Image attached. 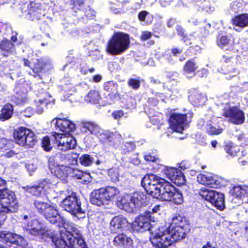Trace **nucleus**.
I'll list each match as a JSON object with an SVG mask.
<instances>
[{"mask_svg":"<svg viewBox=\"0 0 248 248\" xmlns=\"http://www.w3.org/2000/svg\"><path fill=\"white\" fill-rule=\"evenodd\" d=\"M113 244L115 246L130 248L133 244V241L130 237L121 233L114 237Z\"/></svg>","mask_w":248,"mask_h":248,"instance_id":"24","label":"nucleus"},{"mask_svg":"<svg viewBox=\"0 0 248 248\" xmlns=\"http://www.w3.org/2000/svg\"><path fill=\"white\" fill-rule=\"evenodd\" d=\"M26 168L28 171L30 173H32L34 172V171L36 169V167L35 165L32 164H26Z\"/></svg>","mask_w":248,"mask_h":248,"instance_id":"55","label":"nucleus"},{"mask_svg":"<svg viewBox=\"0 0 248 248\" xmlns=\"http://www.w3.org/2000/svg\"><path fill=\"white\" fill-rule=\"evenodd\" d=\"M164 179L150 174L145 175L141 181V185L146 190L148 194L153 197L155 195H158L157 192L159 188L161 187Z\"/></svg>","mask_w":248,"mask_h":248,"instance_id":"8","label":"nucleus"},{"mask_svg":"<svg viewBox=\"0 0 248 248\" xmlns=\"http://www.w3.org/2000/svg\"><path fill=\"white\" fill-rule=\"evenodd\" d=\"M25 189L29 193L34 196H38L41 192V186H26Z\"/></svg>","mask_w":248,"mask_h":248,"instance_id":"45","label":"nucleus"},{"mask_svg":"<svg viewBox=\"0 0 248 248\" xmlns=\"http://www.w3.org/2000/svg\"><path fill=\"white\" fill-rule=\"evenodd\" d=\"M26 229L31 234L41 235L42 238H50L53 242L54 231L46 230L44 225L36 219L31 220L27 224Z\"/></svg>","mask_w":248,"mask_h":248,"instance_id":"9","label":"nucleus"},{"mask_svg":"<svg viewBox=\"0 0 248 248\" xmlns=\"http://www.w3.org/2000/svg\"><path fill=\"white\" fill-rule=\"evenodd\" d=\"M196 63L193 60L187 61L184 66V71L186 74L192 73L197 69Z\"/></svg>","mask_w":248,"mask_h":248,"instance_id":"39","label":"nucleus"},{"mask_svg":"<svg viewBox=\"0 0 248 248\" xmlns=\"http://www.w3.org/2000/svg\"><path fill=\"white\" fill-rule=\"evenodd\" d=\"M112 115L115 119H119L124 115V112L122 110H117L113 112Z\"/></svg>","mask_w":248,"mask_h":248,"instance_id":"54","label":"nucleus"},{"mask_svg":"<svg viewBox=\"0 0 248 248\" xmlns=\"http://www.w3.org/2000/svg\"><path fill=\"white\" fill-rule=\"evenodd\" d=\"M71 174H72L73 176L75 177L78 179L82 178L84 175L83 172L78 169H74L73 168Z\"/></svg>","mask_w":248,"mask_h":248,"instance_id":"50","label":"nucleus"},{"mask_svg":"<svg viewBox=\"0 0 248 248\" xmlns=\"http://www.w3.org/2000/svg\"><path fill=\"white\" fill-rule=\"evenodd\" d=\"M44 63L42 61L38 60L34 66L32 68L33 72L38 73L41 72L44 69Z\"/></svg>","mask_w":248,"mask_h":248,"instance_id":"47","label":"nucleus"},{"mask_svg":"<svg viewBox=\"0 0 248 248\" xmlns=\"http://www.w3.org/2000/svg\"><path fill=\"white\" fill-rule=\"evenodd\" d=\"M0 48L3 51V55L7 56L8 53H11L14 48L13 44L8 40H4L0 44Z\"/></svg>","mask_w":248,"mask_h":248,"instance_id":"34","label":"nucleus"},{"mask_svg":"<svg viewBox=\"0 0 248 248\" xmlns=\"http://www.w3.org/2000/svg\"><path fill=\"white\" fill-rule=\"evenodd\" d=\"M13 114V106L10 104L4 106L1 110L0 114V120L4 121L9 120L11 118Z\"/></svg>","mask_w":248,"mask_h":248,"instance_id":"29","label":"nucleus"},{"mask_svg":"<svg viewBox=\"0 0 248 248\" xmlns=\"http://www.w3.org/2000/svg\"><path fill=\"white\" fill-rule=\"evenodd\" d=\"M99 98V93L95 91H91L86 96L85 100L88 102L95 103Z\"/></svg>","mask_w":248,"mask_h":248,"instance_id":"42","label":"nucleus"},{"mask_svg":"<svg viewBox=\"0 0 248 248\" xmlns=\"http://www.w3.org/2000/svg\"><path fill=\"white\" fill-rule=\"evenodd\" d=\"M114 136V133L103 129H100L99 133L97 134L96 137L104 143H107L111 142Z\"/></svg>","mask_w":248,"mask_h":248,"instance_id":"30","label":"nucleus"},{"mask_svg":"<svg viewBox=\"0 0 248 248\" xmlns=\"http://www.w3.org/2000/svg\"><path fill=\"white\" fill-rule=\"evenodd\" d=\"M79 240H84L80 231L77 226H72L71 231L62 232L60 236L54 231L53 243L56 248H69L73 244L79 243Z\"/></svg>","mask_w":248,"mask_h":248,"instance_id":"2","label":"nucleus"},{"mask_svg":"<svg viewBox=\"0 0 248 248\" xmlns=\"http://www.w3.org/2000/svg\"><path fill=\"white\" fill-rule=\"evenodd\" d=\"M151 221H155L154 217L152 216V213L150 211H146L136 218L133 224L134 229L140 232L148 230L152 234L154 228L151 226Z\"/></svg>","mask_w":248,"mask_h":248,"instance_id":"12","label":"nucleus"},{"mask_svg":"<svg viewBox=\"0 0 248 248\" xmlns=\"http://www.w3.org/2000/svg\"><path fill=\"white\" fill-rule=\"evenodd\" d=\"M145 196L141 193L135 192L126 194L118 202V206L127 212H132L136 209L144 205Z\"/></svg>","mask_w":248,"mask_h":248,"instance_id":"4","label":"nucleus"},{"mask_svg":"<svg viewBox=\"0 0 248 248\" xmlns=\"http://www.w3.org/2000/svg\"><path fill=\"white\" fill-rule=\"evenodd\" d=\"M90 201L92 204L97 206L108 204V202L105 195L104 188L93 190L91 194Z\"/></svg>","mask_w":248,"mask_h":248,"instance_id":"19","label":"nucleus"},{"mask_svg":"<svg viewBox=\"0 0 248 248\" xmlns=\"http://www.w3.org/2000/svg\"><path fill=\"white\" fill-rule=\"evenodd\" d=\"M225 150L226 153L232 156L237 155L238 153L239 152L238 147L234 146L232 143L227 144L225 146Z\"/></svg>","mask_w":248,"mask_h":248,"instance_id":"41","label":"nucleus"},{"mask_svg":"<svg viewBox=\"0 0 248 248\" xmlns=\"http://www.w3.org/2000/svg\"><path fill=\"white\" fill-rule=\"evenodd\" d=\"M18 205L15 194L12 191L1 188L0 189V212L15 213L18 210ZM6 216H0V227L3 224Z\"/></svg>","mask_w":248,"mask_h":248,"instance_id":"1","label":"nucleus"},{"mask_svg":"<svg viewBox=\"0 0 248 248\" xmlns=\"http://www.w3.org/2000/svg\"><path fill=\"white\" fill-rule=\"evenodd\" d=\"M23 113V115L25 116L29 117L32 114V109L31 108H28L24 111Z\"/></svg>","mask_w":248,"mask_h":248,"instance_id":"58","label":"nucleus"},{"mask_svg":"<svg viewBox=\"0 0 248 248\" xmlns=\"http://www.w3.org/2000/svg\"><path fill=\"white\" fill-rule=\"evenodd\" d=\"M52 173L57 178L66 182L69 174H71L72 168L63 165H56L50 168Z\"/></svg>","mask_w":248,"mask_h":248,"instance_id":"20","label":"nucleus"},{"mask_svg":"<svg viewBox=\"0 0 248 248\" xmlns=\"http://www.w3.org/2000/svg\"><path fill=\"white\" fill-rule=\"evenodd\" d=\"M105 193L108 202L112 201L119 193L118 189L113 186H109L107 188H104Z\"/></svg>","mask_w":248,"mask_h":248,"instance_id":"35","label":"nucleus"},{"mask_svg":"<svg viewBox=\"0 0 248 248\" xmlns=\"http://www.w3.org/2000/svg\"><path fill=\"white\" fill-rule=\"evenodd\" d=\"M45 105L44 102L40 99L39 100L38 102H36L37 108L36 109V112L39 114H41L43 111V106Z\"/></svg>","mask_w":248,"mask_h":248,"instance_id":"51","label":"nucleus"},{"mask_svg":"<svg viewBox=\"0 0 248 248\" xmlns=\"http://www.w3.org/2000/svg\"><path fill=\"white\" fill-rule=\"evenodd\" d=\"M130 44L128 35L121 32L114 34L108 41L107 51L112 55L121 54L127 49Z\"/></svg>","mask_w":248,"mask_h":248,"instance_id":"3","label":"nucleus"},{"mask_svg":"<svg viewBox=\"0 0 248 248\" xmlns=\"http://www.w3.org/2000/svg\"><path fill=\"white\" fill-rule=\"evenodd\" d=\"M0 241L4 243H10L18 246L17 248L27 246L28 244L23 237L8 231L0 232Z\"/></svg>","mask_w":248,"mask_h":248,"instance_id":"13","label":"nucleus"},{"mask_svg":"<svg viewBox=\"0 0 248 248\" xmlns=\"http://www.w3.org/2000/svg\"><path fill=\"white\" fill-rule=\"evenodd\" d=\"M80 163L84 166H89L91 165L93 161V158L89 155L83 154L79 158Z\"/></svg>","mask_w":248,"mask_h":248,"instance_id":"40","label":"nucleus"},{"mask_svg":"<svg viewBox=\"0 0 248 248\" xmlns=\"http://www.w3.org/2000/svg\"><path fill=\"white\" fill-rule=\"evenodd\" d=\"M144 158L146 160L150 161H154L155 160V157L150 155H144Z\"/></svg>","mask_w":248,"mask_h":248,"instance_id":"59","label":"nucleus"},{"mask_svg":"<svg viewBox=\"0 0 248 248\" xmlns=\"http://www.w3.org/2000/svg\"><path fill=\"white\" fill-rule=\"evenodd\" d=\"M169 201H171L176 204H180L183 202L182 194L174 189V192L172 193V198Z\"/></svg>","mask_w":248,"mask_h":248,"instance_id":"43","label":"nucleus"},{"mask_svg":"<svg viewBox=\"0 0 248 248\" xmlns=\"http://www.w3.org/2000/svg\"><path fill=\"white\" fill-rule=\"evenodd\" d=\"M197 178L199 183L204 185L209 186L212 187H217L219 184V182L209 174H199L198 175Z\"/></svg>","mask_w":248,"mask_h":248,"instance_id":"25","label":"nucleus"},{"mask_svg":"<svg viewBox=\"0 0 248 248\" xmlns=\"http://www.w3.org/2000/svg\"><path fill=\"white\" fill-rule=\"evenodd\" d=\"M152 34L150 32L144 31L143 32L141 35V39L143 40H146L151 37Z\"/></svg>","mask_w":248,"mask_h":248,"instance_id":"57","label":"nucleus"},{"mask_svg":"<svg viewBox=\"0 0 248 248\" xmlns=\"http://www.w3.org/2000/svg\"><path fill=\"white\" fill-rule=\"evenodd\" d=\"M165 174L172 182L177 186L183 185L185 183L186 180L181 170L174 168L168 169Z\"/></svg>","mask_w":248,"mask_h":248,"instance_id":"18","label":"nucleus"},{"mask_svg":"<svg viewBox=\"0 0 248 248\" xmlns=\"http://www.w3.org/2000/svg\"><path fill=\"white\" fill-rule=\"evenodd\" d=\"M129 224L125 217L121 216H116L110 222V230L113 233L119 232L123 228L127 227Z\"/></svg>","mask_w":248,"mask_h":248,"instance_id":"21","label":"nucleus"},{"mask_svg":"<svg viewBox=\"0 0 248 248\" xmlns=\"http://www.w3.org/2000/svg\"><path fill=\"white\" fill-rule=\"evenodd\" d=\"M62 206L65 211L78 219L85 217V210L81 207V202L75 193L62 200Z\"/></svg>","mask_w":248,"mask_h":248,"instance_id":"5","label":"nucleus"},{"mask_svg":"<svg viewBox=\"0 0 248 248\" xmlns=\"http://www.w3.org/2000/svg\"><path fill=\"white\" fill-rule=\"evenodd\" d=\"M43 215L52 224H55L59 227L64 224L63 218L59 215L58 211L53 205L48 204Z\"/></svg>","mask_w":248,"mask_h":248,"instance_id":"15","label":"nucleus"},{"mask_svg":"<svg viewBox=\"0 0 248 248\" xmlns=\"http://www.w3.org/2000/svg\"><path fill=\"white\" fill-rule=\"evenodd\" d=\"M56 184V178L54 176L43 179L40 184V186L44 189L51 188L54 187Z\"/></svg>","mask_w":248,"mask_h":248,"instance_id":"36","label":"nucleus"},{"mask_svg":"<svg viewBox=\"0 0 248 248\" xmlns=\"http://www.w3.org/2000/svg\"><path fill=\"white\" fill-rule=\"evenodd\" d=\"M150 239L152 244L158 248H167L173 243L168 229L163 227L155 229L152 232Z\"/></svg>","mask_w":248,"mask_h":248,"instance_id":"7","label":"nucleus"},{"mask_svg":"<svg viewBox=\"0 0 248 248\" xmlns=\"http://www.w3.org/2000/svg\"><path fill=\"white\" fill-rule=\"evenodd\" d=\"M161 186L157 192L158 195H155L154 198L162 201L171 200L172 193L174 192V187L165 180L163 181Z\"/></svg>","mask_w":248,"mask_h":248,"instance_id":"17","label":"nucleus"},{"mask_svg":"<svg viewBox=\"0 0 248 248\" xmlns=\"http://www.w3.org/2000/svg\"><path fill=\"white\" fill-rule=\"evenodd\" d=\"M168 230L171 236L172 240L173 242L185 238L186 235L187 228L170 226L168 228Z\"/></svg>","mask_w":248,"mask_h":248,"instance_id":"23","label":"nucleus"},{"mask_svg":"<svg viewBox=\"0 0 248 248\" xmlns=\"http://www.w3.org/2000/svg\"><path fill=\"white\" fill-rule=\"evenodd\" d=\"M160 208V206L158 205H155L153 209H152V212L150 211L152 213V216H153V214L154 213H157L159 210Z\"/></svg>","mask_w":248,"mask_h":248,"instance_id":"62","label":"nucleus"},{"mask_svg":"<svg viewBox=\"0 0 248 248\" xmlns=\"http://www.w3.org/2000/svg\"><path fill=\"white\" fill-rule=\"evenodd\" d=\"M170 123L172 130L182 133L187 124L186 115L176 113H172L170 118Z\"/></svg>","mask_w":248,"mask_h":248,"instance_id":"14","label":"nucleus"},{"mask_svg":"<svg viewBox=\"0 0 248 248\" xmlns=\"http://www.w3.org/2000/svg\"><path fill=\"white\" fill-rule=\"evenodd\" d=\"M248 188L247 187H242L241 186H235L231 190V194L232 197L239 199L243 198H246L248 197Z\"/></svg>","mask_w":248,"mask_h":248,"instance_id":"28","label":"nucleus"},{"mask_svg":"<svg viewBox=\"0 0 248 248\" xmlns=\"http://www.w3.org/2000/svg\"><path fill=\"white\" fill-rule=\"evenodd\" d=\"M182 52V50L177 49V48H173L172 49V53L174 55H176L177 54H179Z\"/></svg>","mask_w":248,"mask_h":248,"instance_id":"64","label":"nucleus"},{"mask_svg":"<svg viewBox=\"0 0 248 248\" xmlns=\"http://www.w3.org/2000/svg\"><path fill=\"white\" fill-rule=\"evenodd\" d=\"M189 99L194 105L203 104L206 101V98L201 93H195L189 96Z\"/></svg>","mask_w":248,"mask_h":248,"instance_id":"33","label":"nucleus"},{"mask_svg":"<svg viewBox=\"0 0 248 248\" xmlns=\"http://www.w3.org/2000/svg\"><path fill=\"white\" fill-rule=\"evenodd\" d=\"M202 248H216L215 246L213 245V244L210 242H207L206 244L203 246Z\"/></svg>","mask_w":248,"mask_h":248,"instance_id":"63","label":"nucleus"},{"mask_svg":"<svg viewBox=\"0 0 248 248\" xmlns=\"http://www.w3.org/2000/svg\"><path fill=\"white\" fill-rule=\"evenodd\" d=\"M170 226L174 227H181V228H187L188 225L185 218L181 216H176L172 219V224Z\"/></svg>","mask_w":248,"mask_h":248,"instance_id":"38","label":"nucleus"},{"mask_svg":"<svg viewBox=\"0 0 248 248\" xmlns=\"http://www.w3.org/2000/svg\"><path fill=\"white\" fill-rule=\"evenodd\" d=\"M224 115L229 121L235 124H242L245 119L243 112L236 107L225 108Z\"/></svg>","mask_w":248,"mask_h":248,"instance_id":"16","label":"nucleus"},{"mask_svg":"<svg viewBox=\"0 0 248 248\" xmlns=\"http://www.w3.org/2000/svg\"><path fill=\"white\" fill-rule=\"evenodd\" d=\"M199 194L202 198L209 201L217 209L220 210L224 209L225 204L223 194L215 190L202 189L199 192Z\"/></svg>","mask_w":248,"mask_h":248,"instance_id":"11","label":"nucleus"},{"mask_svg":"<svg viewBox=\"0 0 248 248\" xmlns=\"http://www.w3.org/2000/svg\"><path fill=\"white\" fill-rule=\"evenodd\" d=\"M69 248H87L84 240H79V243L73 244Z\"/></svg>","mask_w":248,"mask_h":248,"instance_id":"52","label":"nucleus"},{"mask_svg":"<svg viewBox=\"0 0 248 248\" xmlns=\"http://www.w3.org/2000/svg\"><path fill=\"white\" fill-rule=\"evenodd\" d=\"M50 140H51V138L50 139L48 137H46L43 138L42 141V147L44 148V150L46 151H49L51 150L52 147L50 145Z\"/></svg>","mask_w":248,"mask_h":248,"instance_id":"46","label":"nucleus"},{"mask_svg":"<svg viewBox=\"0 0 248 248\" xmlns=\"http://www.w3.org/2000/svg\"><path fill=\"white\" fill-rule=\"evenodd\" d=\"M128 84L134 89H138L140 86V82L138 79L131 78L128 81Z\"/></svg>","mask_w":248,"mask_h":248,"instance_id":"48","label":"nucleus"},{"mask_svg":"<svg viewBox=\"0 0 248 248\" xmlns=\"http://www.w3.org/2000/svg\"><path fill=\"white\" fill-rule=\"evenodd\" d=\"M51 140L55 141L59 150L66 151L74 149L76 146V140L70 134L55 133L51 136Z\"/></svg>","mask_w":248,"mask_h":248,"instance_id":"10","label":"nucleus"},{"mask_svg":"<svg viewBox=\"0 0 248 248\" xmlns=\"http://www.w3.org/2000/svg\"><path fill=\"white\" fill-rule=\"evenodd\" d=\"M217 44L221 48L225 50H232L234 48L233 40L229 38L226 35H219L217 40Z\"/></svg>","mask_w":248,"mask_h":248,"instance_id":"27","label":"nucleus"},{"mask_svg":"<svg viewBox=\"0 0 248 248\" xmlns=\"http://www.w3.org/2000/svg\"><path fill=\"white\" fill-rule=\"evenodd\" d=\"M102 76L100 75H95L93 77V81L94 82H99L102 79Z\"/></svg>","mask_w":248,"mask_h":248,"instance_id":"61","label":"nucleus"},{"mask_svg":"<svg viewBox=\"0 0 248 248\" xmlns=\"http://www.w3.org/2000/svg\"><path fill=\"white\" fill-rule=\"evenodd\" d=\"M29 15L32 20L39 19L42 15L41 9L38 8V5L35 6V3L31 2Z\"/></svg>","mask_w":248,"mask_h":248,"instance_id":"32","label":"nucleus"},{"mask_svg":"<svg viewBox=\"0 0 248 248\" xmlns=\"http://www.w3.org/2000/svg\"><path fill=\"white\" fill-rule=\"evenodd\" d=\"M232 21L233 24L238 28H234L237 31H240L241 30L248 26V14H242L234 16Z\"/></svg>","mask_w":248,"mask_h":248,"instance_id":"26","label":"nucleus"},{"mask_svg":"<svg viewBox=\"0 0 248 248\" xmlns=\"http://www.w3.org/2000/svg\"><path fill=\"white\" fill-rule=\"evenodd\" d=\"M14 137L17 144L27 147H33L37 142L34 133L29 129L24 127L15 129Z\"/></svg>","mask_w":248,"mask_h":248,"instance_id":"6","label":"nucleus"},{"mask_svg":"<svg viewBox=\"0 0 248 248\" xmlns=\"http://www.w3.org/2000/svg\"><path fill=\"white\" fill-rule=\"evenodd\" d=\"M83 127L88 130L92 134L96 136L99 133L101 128L96 124L92 122H84Z\"/></svg>","mask_w":248,"mask_h":248,"instance_id":"37","label":"nucleus"},{"mask_svg":"<svg viewBox=\"0 0 248 248\" xmlns=\"http://www.w3.org/2000/svg\"><path fill=\"white\" fill-rule=\"evenodd\" d=\"M108 176L113 182H117L119 181V172L116 168H111L108 170Z\"/></svg>","mask_w":248,"mask_h":248,"instance_id":"44","label":"nucleus"},{"mask_svg":"<svg viewBox=\"0 0 248 248\" xmlns=\"http://www.w3.org/2000/svg\"><path fill=\"white\" fill-rule=\"evenodd\" d=\"M176 30L178 33V34L181 36H184V29L182 27L180 26H177L176 27Z\"/></svg>","mask_w":248,"mask_h":248,"instance_id":"60","label":"nucleus"},{"mask_svg":"<svg viewBox=\"0 0 248 248\" xmlns=\"http://www.w3.org/2000/svg\"><path fill=\"white\" fill-rule=\"evenodd\" d=\"M148 13L145 11L140 12L138 15V18L140 21H144Z\"/></svg>","mask_w":248,"mask_h":248,"instance_id":"56","label":"nucleus"},{"mask_svg":"<svg viewBox=\"0 0 248 248\" xmlns=\"http://www.w3.org/2000/svg\"><path fill=\"white\" fill-rule=\"evenodd\" d=\"M52 123H54L55 126L59 128L61 131L68 133V134L75 130V124L65 119H53Z\"/></svg>","mask_w":248,"mask_h":248,"instance_id":"22","label":"nucleus"},{"mask_svg":"<svg viewBox=\"0 0 248 248\" xmlns=\"http://www.w3.org/2000/svg\"><path fill=\"white\" fill-rule=\"evenodd\" d=\"M49 203L46 202L42 200L40 198H37L33 200L32 205L35 209L37 212L43 215V213L46 209V208L48 207Z\"/></svg>","mask_w":248,"mask_h":248,"instance_id":"31","label":"nucleus"},{"mask_svg":"<svg viewBox=\"0 0 248 248\" xmlns=\"http://www.w3.org/2000/svg\"><path fill=\"white\" fill-rule=\"evenodd\" d=\"M207 131L210 135H218L222 133V129H217L216 127L210 126L209 128L207 129Z\"/></svg>","mask_w":248,"mask_h":248,"instance_id":"49","label":"nucleus"},{"mask_svg":"<svg viewBox=\"0 0 248 248\" xmlns=\"http://www.w3.org/2000/svg\"><path fill=\"white\" fill-rule=\"evenodd\" d=\"M134 148L135 145L132 142H126L123 147L124 149L127 152L132 150Z\"/></svg>","mask_w":248,"mask_h":248,"instance_id":"53","label":"nucleus"}]
</instances>
